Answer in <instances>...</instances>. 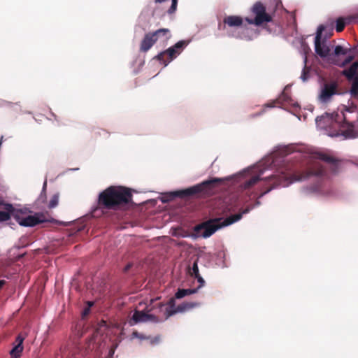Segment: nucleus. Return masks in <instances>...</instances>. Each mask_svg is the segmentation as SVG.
<instances>
[{"label":"nucleus","instance_id":"nucleus-1","mask_svg":"<svg viewBox=\"0 0 358 358\" xmlns=\"http://www.w3.org/2000/svg\"><path fill=\"white\" fill-rule=\"evenodd\" d=\"M324 173V169L320 163L317 161H313L311 166L301 173L288 175L281 173L280 174L273 175L268 178V184L270 185V187L262 192L259 197L263 196L275 187H287L294 181L306 180L310 176H321Z\"/></svg>","mask_w":358,"mask_h":358},{"label":"nucleus","instance_id":"nucleus-2","mask_svg":"<svg viewBox=\"0 0 358 358\" xmlns=\"http://www.w3.org/2000/svg\"><path fill=\"white\" fill-rule=\"evenodd\" d=\"M132 194L129 188L122 186H110L99 195L98 205L101 208L116 209L122 205L129 203Z\"/></svg>","mask_w":358,"mask_h":358},{"label":"nucleus","instance_id":"nucleus-3","mask_svg":"<svg viewBox=\"0 0 358 358\" xmlns=\"http://www.w3.org/2000/svg\"><path fill=\"white\" fill-rule=\"evenodd\" d=\"M251 208L250 207H247L242 212L230 215L224 220L222 218H215L203 222L194 227V232L197 236L208 238L221 227L229 226L240 220L243 215L249 213Z\"/></svg>","mask_w":358,"mask_h":358},{"label":"nucleus","instance_id":"nucleus-4","mask_svg":"<svg viewBox=\"0 0 358 358\" xmlns=\"http://www.w3.org/2000/svg\"><path fill=\"white\" fill-rule=\"evenodd\" d=\"M4 208L11 213L12 217L21 226L34 227L48 221L45 214L36 213L34 215H29L30 210L26 208L17 209L13 205L6 203Z\"/></svg>","mask_w":358,"mask_h":358},{"label":"nucleus","instance_id":"nucleus-5","mask_svg":"<svg viewBox=\"0 0 358 358\" xmlns=\"http://www.w3.org/2000/svg\"><path fill=\"white\" fill-rule=\"evenodd\" d=\"M326 118L331 120L334 127L338 128V130L331 134V136H338L342 135L345 138H355L358 137V131L355 130L352 123L348 122L344 114L343 110L340 113H327Z\"/></svg>","mask_w":358,"mask_h":358},{"label":"nucleus","instance_id":"nucleus-6","mask_svg":"<svg viewBox=\"0 0 358 358\" xmlns=\"http://www.w3.org/2000/svg\"><path fill=\"white\" fill-rule=\"evenodd\" d=\"M222 180L220 178H213L202 182L200 184L196 185L185 189L176 191L174 195L179 197H187L189 196L202 194L206 195L216 185L221 183Z\"/></svg>","mask_w":358,"mask_h":358},{"label":"nucleus","instance_id":"nucleus-7","mask_svg":"<svg viewBox=\"0 0 358 358\" xmlns=\"http://www.w3.org/2000/svg\"><path fill=\"white\" fill-rule=\"evenodd\" d=\"M187 43H188L185 41H180L173 46H171L167 50L159 53L157 56L155 57V59L159 60L166 66L180 54Z\"/></svg>","mask_w":358,"mask_h":358},{"label":"nucleus","instance_id":"nucleus-8","mask_svg":"<svg viewBox=\"0 0 358 358\" xmlns=\"http://www.w3.org/2000/svg\"><path fill=\"white\" fill-rule=\"evenodd\" d=\"M252 13L255 15L254 19L245 17V20L250 24L260 26L264 22L272 20L271 16L266 13L265 6L259 1L256 2L252 9Z\"/></svg>","mask_w":358,"mask_h":358},{"label":"nucleus","instance_id":"nucleus-9","mask_svg":"<svg viewBox=\"0 0 358 358\" xmlns=\"http://www.w3.org/2000/svg\"><path fill=\"white\" fill-rule=\"evenodd\" d=\"M324 30V27L323 25H320L317 28L315 37V50L320 57L324 58L329 57V58L331 50L324 40L323 41H321Z\"/></svg>","mask_w":358,"mask_h":358},{"label":"nucleus","instance_id":"nucleus-10","mask_svg":"<svg viewBox=\"0 0 358 358\" xmlns=\"http://www.w3.org/2000/svg\"><path fill=\"white\" fill-rule=\"evenodd\" d=\"M339 94L338 84L336 81L326 83L322 87L319 95V100L320 102L326 103L331 100L334 95Z\"/></svg>","mask_w":358,"mask_h":358},{"label":"nucleus","instance_id":"nucleus-11","mask_svg":"<svg viewBox=\"0 0 358 358\" xmlns=\"http://www.w3.org/2000/svg\"><path fill=\"white\" fill-rule=\"evenodd\" d=\"M199 306L198 302H184L178 305L175 310H171L162 306V308H164V313L162 316V320H167L169 317L177 313L185 312L192 308H194Z\"/></svg>","mask_w":358,"mask_h":358},{"label":"nucleus","instance_id":"nucleus-12","mask_svg":"<svg viewBox=\"0 0 358 358\" xmlns=\"http://www.w3.org/2000/svg\"><path fill=\"white\" fill-rule=\"evenodd\" d=\"M162 316H159V315H155L154 314H149L144 313L143 311L135 310L131 317L133 323L131 322V324H137L139 322H144L150 320L153 322L164 321V320H162Z\"/></svg>","mask_w":358,"mask_h":358},{"label":"nucleus","instance_id":"nucleus-13","mask_svg":"<svg viewBox=\"0 0 358 358\" xmlns=\"http://www.w3.org/2000/svg\"><path fill=\"white\" fill-rule=\"evenodd\" d=\"M243 23V19L238 15H228L223 20V25L219 24V29H224L226 26L229 27H238Z\"/></svg>","mask_w":358,"mask_h":358},{"label":"nucleus","instance_id":"nucleus-14","mask_svg":"<svg viewBox=\"0 0 358 358\" xmlns=\"http://www.w3.org/2000/svg\"><path fill=\"white\" fill-rule=\"evenodd\" d=\"M156 42V38L152 35V32L146 34L141 41L140 45V51L142 52H148Z\"/></svg>","mask_w":358,"mask_h":358},{"label":"nucleus","instance_id":"nucleus-15","mask_svg":"<svg viewBox=\"0 0 358 358\" xmlns=\"http://www.w3.org/2000/svg\"><path fill=\"white\" fill-rule=\"evenodd\" d=\"M313 157L315 159L324 161L334 166V170L338 168V161L335 157L328 155L323 152H315Z\"/></svg>","mask_w":358,"mask_h":358},{"label":"nucleus","instance_id":"nucleus-16","mask_svg":"<svg viewBox=\"0 0 358 358\" xmlns=\"http://www.w3.org/2000/svg\"><path fill=\"white\" fill-rule=\"evenodd\" d=\"M350 51V49H345L341 45H336L335 47L334 52L330 55V62L334 64V60L340 59L339 56L345 55Z\"/></svg>","mask_w":358,"mask_h":358},{"label":"nucleus","instance_id":"nucleus-17","mask_svg":"<svg viewBox=\"0 0 358 358\" xmlns=\"http://www.w3.org/2000/svg\"><path fill=\"white\" fill-rule=\"evenodd\" d=\"M152 33V35L156 38V41H157L159 38H162L164 41H167L171 37V31L167 28L159 29Z\"/></svg>","mask_w":358,"mask_h":358},{"label":"nucleus","instance_id":"nucleus-18","mask_svg":"<svg viewBox=\"0 0 358 358\" xmlns=\"http://www.w3.org/2000/svg\"><path fill=\"white\" fill-rule=\"evenodd\" d=\"M358 62H355L349 69L343 71V73L348 80L358 77Z\"/></svg>","mask_w":358,"mask_h":358},{"label":"nucleus","instance_id":"nucleus-19","mask_svg":"<svg viewBox=\"0 0 358 358\" xmlns=\"http://www.w3.org/2000/svg\"><path fill=\"white\" fill-rule=\"evenodd\" d=\"M197 292V289H178L175 294V298L180 299L187 295L194 294Z\"/></svg>","mask_w":358,"mask_h":358},{"label":"nucleus","instance_id":"nucleus-20","mask_svg":"<svg viewBox=\"0 0 358 358\" xmlns=\"http://www.w3.org/2000/svg\"><path fill=\"white\" fill-rule=\"evenodd\" d=\"M261 180L259 176H253L250 179L245 180L241 185L243 189H248L254 186Z\"/></svg>","mask_w":358,"mask_h":358},{"label":"nucleus","instance_id":"nucleus-21","mask_svg":"<svg viewBox=\"0 0 358 358\" xmlns=\"http://www.w3.org/2000/svg\"><path fill=\"white\" fill-rule=\"evenodd\" d=\"M351 82L350 94L352 98H358V76L351 80H348Z\"/></svg>","mask_w":358,"mask_h":358},{"label":"nucleus","instance_id":"nucleus-22","mask_svg":"<svg viewBox=\"0 0 358 358\" xmlns=\"http://www.w3.org/2000/svg\"><path fill=\"white\" fill-rule=\"evenodd\" d=\"M354 58L355 57L353 55H348L343 61L341 59L334 60V64L340 67H344L347 64H350L354 59Z\"/></svg>","mask_w":358,"mask_h":358},{"label":"nucleus","instance_id":"nucleus-23","mask_svg":"<svg viewBox=\"0 0 358 358\" xmlns=\"http://www.w3.org/2000/svg\"><path fill=\"white\" fill-rule=\"evenodd\" d=\"M162 306H164V307L166 308H168L169 309H171V310H175L176 308L175 307V299L174 298H171L169 299V303H168V306H166L164 304H162L161 303H159L158 304V306H159V312L161 313V315H159V316H163L164 315V308H162Z\"/></svg>","mask_w":358,"mask_h":358},{"label":"nucleus","instance_id":"nucleus-24","mask_svg":"<svg viewBox=\"0 0 358 358\" xmlns=\"http://www.w3.org/2000/svg\"><path fill=\"white\" fill-rule=\"evenodd\" d=\"M22 350L23 347L16 345L10 351V355L13 358H20Z\"/></svg>","mask_w":358,"mask_h":358},{"label":"nucleus","instance_id":"nucleus-25","mask_svg":"<svg viewBox=\"0 0 358 358\" xmlns=\"http://www.w3.org/2000/svg\"><path fill=\"white\" fill-rule=\"evenodd\" d=\"M345 26V23L343 18L340 17L336 20V30L337 32H341Z\"/></svg>","mask_w":358,"mask_h":358},{"label":"nucleus","instance_id":"nucleus-26","mask_svg":"<svg viewBox=\"0 0 358 358\" xmlns=\"http://www.w3.org/2000/svg\"><path fill=\"white\" fill-rule=\"evenodd\" d=\"M58 202H59V195L54 194L52 196V198L49 202V205H48L49 208H53L56 207L58 204Z\"/></svg>","mask_w":358,"mask_h":358},{"label":"nucleus","instance_id":"nucleus-27","mask_svg":"<svg viewBox=\"0 0 358 358\" xmlns=\"http://www.w3.org/2000/svg\"><path fill=\"white\" fill-rule=\"evenodd\" d=\"M12 215L8 210L6 211H0V222L7 221L8 220Z\"/></svg>","mask_w":358,"mask_h":358},{"label":"nucleus","instance_id":"nucleus-28","mask_svg":"<svg viewBox=\"0 0 358 358\" xmlns=\"http://www.w3.org/2000/svg\"><path fill=\"white\" fill-rule=\"evenodd\" d=\"M171 6H170V8L167 10L166 13L169 14V15H172L173 14L176 9H177V6H178V0H171Z\"/></svg>","mask_w":358,"mask_h":358},{"label":"nucleus","instance_id":"nucleus-29","mask_svg":"<svg viewBox=\"0 0 358 358\" xmlns=\"http://www.w3.org/2000/svg\"><path fill=\"white\" fill-rule=\"evenodd\" d=\"M304 63H306V59L304 60ZM308 70L306 69V65L305 64L304 68L302 71V74L301 76V78L303 80V81H306L308 78Z\"/></svg>","mask_w":358,"mask_h":358},{"label":"nucleus","instance_id":"nucleus-30","mask_svg":"<svg viewBox=\"0 0 358 358\" xmlns=\"http://www.w3.org/2000/svg\"><path fill=\"white\" fill-rule=\"evenodd\" d=\"M190 274H191V275H194H194H199V267H198L196 262H195L193 264V266H192V271H190Z\"/></svg>","mask_w":358,"mask_h":358},{"label":"nucleus","instance_id":"nucleus-31","mask_svg":"<svg viewBox=\"0 0 358 358\" xmlns=\"http://www.w3.org/2000/svg\"><path fill=\"white\" fill-rule=\"evenodd\" d=\"M24 339H25V336H22L21 334H20L16 338V342L17 343V345L23 347L22 343H23V341Z\"/></svg>","mask_w":358,"mask_h":358},{"label":"nucleus","instance_id":"nucleus-32","mask_svg":"<svg viewBox=\"0 0 358 358\" xmlns=\"http://www.w3.org/2000/svg\"><path fill=\"white\" fill-rule=\"evenodd\" d=\"M194 278L197 279L198 282L200 283V285H199V287L196 288L197 290L201 288V287L203 286L204 283H205V281L203 279V278L201 276L200 274H199V275H194Z\"/></svg>","mask_w":358,"mask_h":358},{"label":"nucleus","instance_id":"nucleus-33","mask_svg":"<svg viewBox=\"0 0 358 358\" xmlns=\"http://www.w3.org/2000/svg\"><path fill=\"white\" fill-rule=\"evenodd\" d=\"M344 108L346 111H348L350 113H353L357 110V106L354 104L348 107L344 106Z\"/></svg>","mask_w":358,"mask_h":358},{"label":"nucleus","instance_id":"nucleus-34","mask_svg":"<svg viewBox=\"0 0 358 358\" xmlns=\"http://www.w3.org/2000/svg\"><path fill=\"white\" fill-rule=\"evenodd\" d=\"M132 266L131 264H128L124 268V272H127Z\"/></svg>","mask_w":358,"mask_h":358},{"label":"nucleus","instance_id":"nucleus-35","mask_svg":"<svg viewBox=\"0 0 358 358\" xmlns=\"http://www.w3.org/2000/svg\"><path fill=\"white\" fill-rule=\"evenodd\" d=\"M90 310V309L89 308H85V310H83V315H86L89 314Z\"/></svg>","mask_w":358,"mask_h":358},{"label":"nucleus","instance_id":"nucleus-36","mask_svg":"<svg viewBox=\"0 0 358 358\" xmlns=\"http://www.w3.org/2000/svg\"><path fill=\"white\" fill-rule=\"evenodd\" d=\"M6 281L4 280H0V289L5 285Z\"/></svg>","mask_w":358,"mask_h":358},{"label":"nucleus","instance_id":"nucleus-37","mask_svg":"<svg viewBox=\"0 0 358 358\" xmlns=\"http://www.w3.org/2000/svg\"><path fill=\"white\" fill-rule=\"evenodd\" d=\"M46 186H47V182H44V184H43V191H42V192L45 193Z\"/></svg>","mask_w":358,"mask_h":358},{"label":"nucleus","instance_id":"nucleus-38","mask_svg":"<svg viewBox=\"0 0 358 358\" xmlns=\"http://www.w3.org/2000/svg\"><path fill=\"white\" fill-rule=\"evenodd\" d=\"M87 305H88L87 308H89L90 309L94 305V302H92V301H87Z\"/></svg>","mask_w":358,"mask_h":358},{"label":"nucleus","instance_id":"nucleus-39","mask_svg":"<svg viewBox=\"0 0 358 358\" xmlns=\"http://www.w3.org/2000/svg\"><path fill=\"white\" fill-rule=\"evenodd\" d=\"M113 354H114V351L113 350H110L109 352V356L107 358H112Z\"/></svg>","mask_w":358,"mask_h":358},{"label":"nucleus","instance_id":"nucleus-40","mask_svg":"<svg viewBox=\"0 0 358 358\" xmlns=\"http://www.w3.org/2000/svg\"><path fill=\"white\" fill-rule=\"evenodd\" d=\"M355 18L358 19V13L356 15Z\"/></svg>","mask_w":358,"mask_h":358},{"label":"nucleus","instance_id":"nucleus-41","mask_svg":"<svg viewBox=\"0 0 358 358\" xmlns=\"http://www.w3.org/2000/svg\"><path fill=\"white\" fill-rule=\"evenodd\" d=\"M357 120H358V117H357Z\"/></svg>","mask_w":358,"mask_h":358},{"label":"nucleus","instance_id":"nucleus-42","mask_svg":"<svg viewBox=\"0 0 358 358\" xmlns=\"http://www.w3.org/2000/svg\"><path fill=\"white\" fill-rule=\"evenodd\" d=\"M358 99V98H357Z\"/></svg>","mask_w":358,"mask_h":358}]
</instances>
